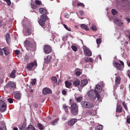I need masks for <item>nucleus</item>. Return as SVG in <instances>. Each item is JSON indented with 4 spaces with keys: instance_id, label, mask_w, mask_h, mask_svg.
Here are the masks:
<instances>
[{
    "instance_id": "obj_1",
    "label": "nucleus",
    "mask_w": 130,
    "mask_h": 130,
    "mask_svg": "<svg viewBox=\"0 0 130 130\" xmlns=\"http://www.w3.org/2000/svg\"><path fill=\"white\" fill-rule=\"evenodd\" d=\"M88 95L89 98L92 100H94L97 98V102L99 103L102 101V100L100 98V95L96 93H95L94 91L93 90L89 91L88 93Z\"/></svg>"
},
{
    "instance_id": "obj_2",
    "label": "nucleus",
    "mask_w": 130,
    "mask_h": 130,
    "mask_svg": "<svg viewBox=\"0 0 130 130\" xmlns=\"http://www.w3.org/2000/svg\"><path fill=\"white\" fill-rule=\"evenodd\" d=\"M16 85L13 82H9L4 87L5 90L6 91H8L10 93L9 91H8L10 89H14L16 88Z\"/></svg>"
},
{
    "instance_id": "obj_3",
    "label": "nucleus",
    "mask_w": 130,
    "mask_h": 130,
    "mask_svg": "<svg viewBox=\"0 0 130 130\" xmlns=\"http://www.w3.org/2000/svg\"><path fill=\"white\" fill-rule=\"evenodd\" d=\"M71 111L72 113L74 115H75L78 114V107L75 104L72 103L71 104Z\"/></svg>"
},
{
    "instance_id": "obj_4",
    "label": "nucleus",
    "mask_w": 130,
    "mask_h": 130,
    "mask_svg": "<svg viewBox=\"0 0 130 130\" xmlns=\"http://www.w3.org/2000/svg\"><path fill=\"white\" fill-rule=\"evenodd\" d=\"M34 41L31 38H28L26 39L24 42V45L26 47H31L33 45V43Z\"/></svg>"
},
{
    "instance_id": "obj_5",
    "label": "nucleus",
    "mask_w": 130,
    "mask_h": 130,
    "mask_svg": "<svg viewBox=\"0 0 130 130\" xmlns=\"http://www.w3.org/2000/svg\"><path fill=\"white\" fill-rule=\"evenodd\" d=\"M81 104L83 107L86 108H91L94 106L92 103L86 101L82 102Z\"/></svg>"
},
{
    "instance_id": "obj_6",
    "label": "nucleus",
    "mask_w": 130,
    "mask_h": 130,
    "mask_svg": "<svg viewBox=\"0 0 130 130\" xmlns=\"http://www.w3.org/2000/svg\"><path fill=\"white\" fill-rule=\"evenodd\" d=\"M104 84L103 82H100L99 83L95 86V93L100 92L102 89V87L104 86Z\"/></svg>"
},
{
    "instance_id": "obj_7",
    "label": "nucleus",
    "mask_w": 130,
    "mask_h": 130,
    "mask_svg": "<svg viewBox=\"0 0 130 130\" xmlns=\"http://www.w3.org/2000/svg\"><path fill=\"white\" fill-rule=\"evenodd\" d=\"M48 17L44 15H42L41 16L40 19L39 21V23L42 26H44L45 25V21L47 20Z\"/></svg>"
},
{
    "instance_id": "obj_8",
    "label": "nucleus",
    "mask_w": 130,
    "mask_h": 130,
    "mask_svg": "<svg viewBox=\"0 0 130 130\" xmlns=\"http://www.w3.org/2000/svg\"><path fill=\"white\" fill-rule=\"evenodd\" d=\"M6 104L4 101L0 100V110L2 112L5 111L6 109Z\"/></svg>"
},
{
    "instance_id": "obj_9",
    "label": "nucleus",
    "mask_w": 130,
    "mask_h": 130,
    "mask_svg": "<svg viewBox=\"0 0 130 130\" xmlns=\"http://www.w3.org/2000/svg\"><path fill=\"white\" fill-rule=\"evenodd\" d=\"M113 19L114 22L117 24L118 26L121 27L123 26V23L121 20H119L116 17H114Z\"/></svg>"
},
{
    "instance_id": "obj_10",
    "label": "nucleus",
    "mask_w": 130,
    "mask_h": 130,
    "mask_svg": "<svg viewBox=\"0 0 130 130\" xmlns=\"http://www.w3.org/2000/svg\"><path fill=\"white\" fill-rule=\"evenodd\" d=\"M83 48L84 53L86 55L90 56L92 55L91 52L88 48L86 46H84Z\"/></svg>"
},
{
    "instance_id": "obj_11",
    "label": "nucleus",
    "mask_w": 130,
    "mask_h": 130,
    "mask_svg": "<svg viewBox=\"0 0 130 130\" xmlns=\"http://www.w3.org/2000/svg\"><path fill=\"white\" fill-rule=\"evenodd\" d=\"M52 51L51 48L49 46L46 45L44 47V52L46 54H49Z\"/></svg>"
},
{
    "instance_id": "obj_12",
    "label": "nucleus",
    "mask_w": 130,
    "mask_h": 130,
    "mask_svg": "<svg viewBox=\"0 0 130 130\" xmlns=\"http://www.w3.org/2000/svg\"><path fill=\"white\" fill-rule=\"evenodd\" d=\"M42 92L44 95H46L47 94L52 93L51 90L50 89L47 88H44L43 89Z\"/></svg>"
},
{
    "instance_id": "obj_13",
    "label": "nucleus",
    "mask_w": 130,
    "mask_h": 130,
    "mask_svg": "<svg viewBox=\"0 0 130 130\" xmlns=\"http://www.w3.org/2000/svg\"><path fill=\"white\" fill-rule=\"evenodd\" d=\"M113 66L114 67L116 68L117 69L119 70H120L122 69L121 66L117 61H114L113 62Z\"/></svg>"
},
{
    "instance_id": "obj_14",
    "label": "nucleus",
    "mask_w": 130,
    "mask_h": 130,
    "mask_svg": "<svg viewBox=\"0 0 130 130\" xmlns=\"http://www.w3.org/2000/svg\"><path fill=\"white\" fill-rule=\"evenodd\" d=\"M37 62L35 61L33 62H31L29 63L27 66V68L29 70H30L34 66L37 65Z\"/></svg>"
},
{
    "instance_id": "obj_15",
    "label": "nucleus",
    "mask_w": 130,
    "mask_h": 130,
    "mask_svg": "<svg viewBox=\"0 0 130 130\" xmlns=\"http://www.w3.org/2000/svg\"><path fill=\"white\" fill-rule=\"evenodd\" d=\"M87 114L88 115H91L94 116L96 114V112L92 110H88L86 112Z\"/></svg>"
},
{
    "instance_id": "obj_16",
    "label": "nucleus",
    "mask_w": 130,
    "mask_h": 130,
    "mask_svg": "<svg viewBox=\"0 0 130 130\" xmlns=\"http://www.w3.org/2000/svg\"><path fill=\"white\" fill-rule=\"evenodd\" d=\"M26 127V125L24 123L21 124L19 126L20 130H25Z\"/></svg>"
},
{
    "instance_id": "obj_17",
    "label": "nucleus",
    "mask_w": 130,
    "mask_h": 130,
    "mask_svg": "<svg viewBox=\"0 0 130 130\" xmlns=\"http://www.w3.org/2000/svg\"><path fill=\"white\" fill-rule=\"evenodd\" d=\"M117 1L118 2H121V3L122 2L125 3V2H126L128 3L129 5H127L126 6H127L128 9H130V2H129L128 0H117Z\"/></svg>"
},
{
    "instance_id": "obj_18",
    "label": "nucleus",
    "mask_w": 130,
    "mask_h": 130,
    "mask_svg": "<svg viewBox=\"0 0 130 130\" xmlns=\"http://www.w3.org/2000/svg\"><path fill=\"white\" fill-rule=\"evenodd\" d=\"M77 120L76 119H74L68 122V124L69 125L72 126L73 125L74 123L77 122Z\"/></svg>"
},
{
    "instance_id": "obj_19",
    "label": "nucleus",
    "mask_w": 130,
    "mask_h": 130,
    "mask_svg": "<svg viewBox=\"0 0 130 130\" xmlns=\"http://www.w3.org/2000/svg\"><path fill=\"white\" fill-rule=\"evenodd\" d=\"M88 83V80L86 79H85L82 80L81 81L80 86L83 87L86 85Z\"/></svg>"
},
{
    "instance_id": "obj_20",
    "label": "nucleus",
    "mask_w": 130,
    "mask_h": 130,
    "mask_svg": "<svg viewBox=\"0 0 130 130\" xmlns=\"http://www.w3.org/2000/svg\"><path fill=\"white\" fill-rule=\"evenodd\" d=\"M37 127L38 128L41 130H43L45 128V127L40 123H38Z\"/></svg>"
},
{
    "instance_id": "obj_21",
    "label": "nucleus",
    "mask_w": 130,
    "mask_h": 130,
    "mask_svg": "<svg viewBox=\"0 0 130 130\" xmlns=\"http://www.w3.org/2000/svg\"><path fill=\"white\" fill-rule=\"evenodd\" d=\"M5 53V54L6 55H8L10 52V51L8 47H5L3 49Z\"/></svg>"
},
{
    "instance_id": "obj_22",
    "label": "nucleus",
    "mask_w": 130,
    "mask_h": 130,
    "mask_svg": "<svg viewBox=\"0 0 130 130\" xmlns=\"http://www.w3.org/2000/svg\"><path fill=\"white\" fill-rule=\"evenodd\" d=\"M80 84V81L78 79H77L74 81L73 84V85H74V86L77 87Z\"/></svg>"
},
{
    "instance_id": "obj_23",
    "label": "nucleus",
    "mask_w": 130,
    "mask_h": 130,
    "mask_svg": "<svg viewBox=\"0 0 130 130\" xmlns=\"http://www.w3.org/2000/svg\"><path fill=\"white\" fill-rule=\"evenodd\" d=\"M121 80V78L120 76H118L116 78L115 82L116 85H118L120 83Z\"/></svg>"
},
{
    "instance_id": "obj_24",
    "label": "nucleus",
    "mask_w": 130,
    "mask_h": 130,
    "mask_svg": "<svg viewBox=\"0 0 130 130\" xmlns=\"http://www.w3.org/2000/svg\"><path fill=\"white\" fill-rule=\"evenodd\" d=\"M40 12L41 13L44 15L46 14V10L43 8H41L39 9Z\"/></svg>"
},
{
    "instance_id": "obj_25",
    "label": "nucleus",
    "mask_w": 130,
    "mask_h": 130,
    "mask_svg": "<svg viewBox=\"0 0 130 130\" xmlns=\"http://www.w3.org/2000/svg\"><path fill=\"white\" fill-rule=\"evenodd\" d=\"M14 97L16 99L19 100L21 98V94L19 93H16L15 94Z\"/></svg>"
},
{
    "instance_id": "obj_26",
    "label": "nucleus",
    "mask_w": 130,
    "mask_h": 130,
    "mask_svg": "<svg viewBox=\"0 0 130 130\" xmlns=\"http://www.w3.org/2000/svg\"><path fill=\"white\" fill-rule=\"evenodd\" d=\"M51 57V56H47L45 58V62L47 63H48L50 61Z\"/></svg>"
},
{
    "instance_id": "obj_27",
    "label": "nucleus",
    "mask_w": 130,
    "mask_h": 130,
    "mask_svg": "<svg viewBox=\"0 0 130 130\" xmlns=\"http://www.w3.org/2000/svg\"><path fill=\"white\" fill-rule=\"evenodd\" d=\"M35 128L34 126L32 125H29L26 130H35Z\"/></svg>"
},
{
    "instance_id": "obj_28",
    "label": "nucleus",
    "mask_w": 130,
    "mask_h": 130,
    "mask_svg": "<svg viewBox=\"0 0 130 130\" xmlns=\"http://www.w3.org/2000/svg\"><path fill=\"white\" fill-rule=\"evenodd\" d=\"M116 111L118 112H120L122 111V108L119 105L117 106L116 108Z\"/></svg>"
},
{
    "instance_id": "obj_29",
    "label": "nucleus",
    "mask_w": 130,
    "mask_h": 130,
    "mask_svg": "<svg viewBox=\"0 0 130 130\" xmlns=\"http://www.w3.org/2000/svg\"><path fill=\"white\" fill-rule=\"evenodd\" d=\"M59 120V118H57L55 119L51 123V124L53 125H55L57 123V121Z\"/></svg>"
},
{
    "instance_id": "obj_30",
    "label": "nucleus",
    "mask_w": 130,
    "mask_h": 130,
    "mask_svg": "<svg viewBox=\"0 0 130 130\" xmlns=\"http://www.w3.org/2000/svg\"><path fill=\"white\" fill-rule=\"evenodd\" d=\"M81 27L82 29L85 30H89L87 26L85 24H82L81 25Z\"/></svg>"
},
{
    "instance_id": "obj_31",
    "label": "nucleus",
    "mask_w": 130,
    "mask_h": 130,
    "mask_svg": "<svg viewBox=\"0 0 130 130\" xmlns=\"http://www.w3.org/2000/svg\"><path fill=\"white\" fill-rule=\"evenodd\" d=\"M66 87L67 88H69L71 85V83L68 81H66L65 83Z\"/></svg>"
},
{
    "instance_id": "obj_32",
    "label": "nucleus",
    "mask_w": 130,
    "mask_h": 130,
    "mask_svg": "<svg viewBox=\"0 0 130 130\" xmlns=\"http://www.w3.org/2000/svg\"><path fill=\"white\" fill-rule=\"evenodd\" d=\"M16 72V71L15 70H13L12 71L10 75V76L11 78H14L15 77Z\"/></svg>"
},
{
    "instance_id": "obj_33",
    "label": "nucleus",
    "mask_w": 130,
    "mask_h": 130,
    "mask_svg": "<svg viewBox=\"0 0 130 130\" xmlns=\"http://www.w3.org/2000/svg\"><path fill=\"white\" fill-rule=\"evenodd\" d=\"M51 79L53 83H57V80L56 77L53 76L52 77Z\"/></svg>"
},
{
    "instance_id": "obj_34",
    "label": "nucleus",
    "mask_w": 130,
    "mask_h": 130,
    "mask_svg": "<svg viewBox=\"0 0 130 130\" xmlns=\"http://www.w3.org/2000/svg\"><path fill=\"white\" fill-rule=\"evenodd\" d=\"M6 39L7 43L9 42L10 40V35L9 34H7L6 35Z\"/></svg>"
},
{
    "instance_id": "obj_35",
    "label": "nucleus",
    "mask_w": 130,
    "mask_h": 130,
    "mask_svg": "<svg viewBox=\"0 0 130 130\" xmlns=\"http://www.w3.org/2000/svg\"><path fill=\"white\" fill-rule=\"evenodd\" d=\"M75 74L77 76L81 74L79 69L77 68L76 69Z\"/></svg>"
},
{
    "instance_id": "obj_36",
    "label": "nucleus",
    "mask_w": 130,
    "mask_h": 130,
    "mask_svg": "<svg viewBox=\"0 0 130 130\" xmlns=\"http://www.w3.org/2000/svg\"><path fill=\"white\" fill-rule=\"evenodd\" d=\"M103 126L102 125H100L96 126V130H102Z\"/></svg>"
},
{
    "instance_id": "obj_37",
    "label": "nucleus",
    "mask_w": 130,
    "mask_h": 130,
    "mask_svg": "<svg viewBox=\"0 0 130 130\" xmlns=\"http://www.w3.org/2000/svg\"><path fill=\"white\" fill-rule=\"evenodd\" d=\"M85 60L86 61L92 62L93 61V60L92 58H86Z\"/></svg>"
},
{
    "instance_id": "obj_38",
    "label": "nucleus",
    "mask_w": 130,
    "mask_h": 130,
    "mask_svg": "<svg viewBox=\"0 0 130 130\" xmlns=\"http://www.w3.org/2000/svg\"><path fill=\"white\" fill-rule=\"evenodd\" d=\"M91 28L93 31L96 30L97 29L96 26L94 25H92V27H91Z\"/></svg>"
},
{
    "instance_id": "obj_39",
    "label": "nucleus",
    "mask_w": 130,
    "mask_h": 130,
    "mask_svg": "<svg viewBox=\"0 0 130 130\" xmlns=\"http://www.w3.org/2000/svg\"><path fill=\"white\" fill-rule=\"evenodd\" d=\"M111 12L112 14L113 15H115L117 14V12L115 9H113L112 10Z\"/></svg>"
},
{
    "instance_id": "obj_40",
    "label": "nucleus",
    "mask_w": 130,
    "mask_h": 130,
    "mask_svg": "<svg viewBox=\"0 0 130 130\" xmlns=\"http://www.w3.org/2000/svg\"><path fill=\"white\" fill-rule=\"evenodd\" d=\"M71 48L72 50L75 52L77 50V47L75 45H72L71 46Z\"/></svg>"
},
{
    "instance_id": "obj_41",
    "label": "nucleus",
    "mask_w": 130,
    "mask_h": 130,
    "mask_svg": "<svg viewBox=\"0 0 130 130\" xmlns=\"http://www.w3.org/2000/svg\"><path fill=\"white\" fill-rule=\"evenodd\" d=\"M31 7L32 8L34 9H36L37 8V6L35 4H33L32 3H31Z\"/></svg>"
},
{
    "instance_id": "obj_42",
    "label": "nucleus",
    "mask_w": 130,
    "mask_h": 130,
    "mask_svg": "<svg viewBox=\"0 0 130 130\" xmlns=\"http://www.w3.org/2000/svg\"><path fill=\"white\" fill-rule=\"evenodd\" d=\"M36 4L37 5H40L42 4V3L41 2L39 1L36 0L35 1Z\"/></svg>"
},
{
    "instance_id": "obj_43",
    "label": "nucleus",
    "mask_w": 130,
    "mask_h": 130,
    "mask_svg": "<svg viewBox=\"0 0 130 130\" xmlns=\"http://www.w3.org/2000/svg\"><path fill=\"white\" fill-rule=\"evenodd\" d=\"M36 79L35 78L32 80L31 82V84L33 85H34L35 84L36 82Z\"/></svg>"
},
{
    "instance_id": "obj_44",
    "label": "nucleus",
    "mask_w": 130,
    "mask_h": 130,
    "mask_svg": "<svg viewBox=\"0 0 130 130\" xmlns=\"http://www.w3.org/2000/svg\"><path fill=\"white\" fill-rule=\"evenodd\" d=\"M64 27L67 30L69 31H71V28L70 27H67V26L65 24H63V25Z\"/></svg>"
},
{
    "instance_id": "obj_45",
    "label": "nucleus",
    "mask_w": 130,
    "mask_h": 130,
    "mask_svg": "<svg viewBox=\"0 0 130 130\" xmlns=\"http://www.w3.org/2000/svg\"><path fill=\"white\" fill-rule=\"evenodd\" d=\"M82 99V97L80 96L78 98H76V100L77 102H79L81 101Z\"/></svg>"
},
{
    "instance_id": "obj_46",
    "label": "nucleus",
    "mask_w": 130,
    "mask_h": 130,
    "mask_svg": "<svg viewBox=\"0 0 130 130\" xmlns=\"http://www.w3.org/2000/svg\"><path fill=\"white\" fill-rule=\"evenodd\" d=\"M101 40L100 38H98L96 39V42L97 44H100L101 42Z\"/></svg>"
},
{
    "instance_id": "obj_47",
    "label": "nucleus",
    "mask_w": 130,
    "mask_h": 130,
    "mask_svg": "<svg viewBox=\"0 0 130 130\" xmlns=\"http://www.w3.org/2000/svg\"><path fill=\"white\" fill-rule=\"evenodd\" d=\"M77 6H81L83 7H84L85 6L84 4L82 3H78L77 4Z\"/></svg>"
},
{
    "instance_id": "obj_48",
    "label": "nucleus",
    "mask_w": 130,
    "mask_h": 130,
    "mask_svg": "<svg viewBox=\"0 0 130 130\" xmlns=\"http://www.w3.org/2000/svg\"><path fill=\"white\" fill-rule=\"evenodd\" d=\"M122 104V105H123L125 109L126 110H127V106H126V103H125L124 102H123Z\"/></svg>"
},
{
    "instance_id": "obj_49",
    "label": "nucleus",
    "mask_w": 130,
    "mask_h": 130,
    "mask_svg": "<svg viewBox=\"0 0 130 130\" xmlns=\"http://www.w3.org/2000/svg\"><path fill=\"white\" fill-rule=\"evenodd\" d=\"M63 108L64 109H66V108H67V109H69L70 107L66 105V104H64L63 105Z\"/></svg>"
},
{
    "instance_id": "obj_50",
    "label": "nucleus",
    "mask_w": 130,
    "mask_h": 130,
    "mask_svg": "<svg viewBox=\"0 0 130 130\" xmlns=\"http://www.w3.org/2000/svg\"><path fill=\"white\" fill-rule=\"evenodd\" d=\"M8 101L10 103H12L13 102V99L11 98H9L8 99Z\"/></svg>"
},
{
    "instance_id": "obj_51",
    "label": "nucleus",
    "mask_w": 130,
    "mask_h": 130,
    "mask_svg": "<svg viewBox=\"0 0 130 130\" xmlns=\"http://www.w3.org/2000/svg\"><path fill=\"white\" fill-rule=\"evenodd\" d=\"M4 1H6L8 5H10L11 4V1L10 0H3Z\"/></svg>"
},
{
    "instance_id": "obj_52",
    "label": "nucleus",
    "mask_w": 130,
    "mask_h": 130,
    "mask_svg": "<svg viewBox=\"0 0 130 130\" xmlns=\"http://www.w3.org/2000/svg\"><path fill=\"white\" fill-rule=\"evenodd\" d=\"M28 59L29 58L27 56H25V57L24 61L27 62L28 61Z\"/></svg>"
},
{
    "instance_id": "obj_53",
    "label": "nucleus",
    "mask_w": 130,
    "mask_h": 130,
    "mask_svg": "<svg viewBox=\"0 0 130 130\" xmlns=\"http://www.w3.org/2000/svg\"><path fill=\"white\" fill-rule=\"evenodd\" d=\"M62 92L63 95H65L66 94L67 92L65 90L63 89L62 90Z\"/></svg>"
},
{
    "instance_id": "obj_54",
    "label": "nucleus",
    "mask_w": 130,
    "mask_h": 130,
    "mask_svg": "<svg viewBox=\"0 0 130 130\" xmlns=\"http://www.w3.org/2000/svg\"><path fill=\"white\" fill-rule=\"evenodd\" d=\"M33 107L35 108H37L38 107V104L36 103H35L33 104Z\"/></svg>"
},
{
    "instance_id": "obj_55",
    "label": "nucleus",
    "mask_w": 130,
    "mask_h": 130,
    "mask_svg": "<svg viewBox=\"0 0 130 130\" xmlns=\"http://www.w3.org/2000/svg\"><path fill=\"white\" fill-rule=\"evenodd\" d=\"M125 19L128 23H129L130 22V19L128 18H126Z\"/></svg>"
},
{
    "instance_id": "obj_56",
    "label": "nucleus",
    "mask_w": 130,
    "mask_h": 130,
    "mask_svg": "<svg viewBox=\"0 0 130 130\" xmlns=\"http://www.w3.org/2000/svg\"><path fill=\"white\" fill-rule=\"evenodd\" d=\"M15 53L17 55H18L20 53V51L19 50H16L15 51Z\"/></svg>"
},
{
    "instance_id": "obj_57",
    "label": "nucleus",
    "mask_w": 130,
    "mask_h": 130,
    "mask_svg": "<svg viewBox=\"0 0 130 130\" xmlns=\"http://www.w3.org/2000/svg\"><path fill=\"white\" fill-rule=\"evenodd\" d=\"M126 121L128 123H130V118H128L127 119Z\"/></svg>"
},
{
    "instance_id": "obj_58",
    "label": "nucleus",
    "mask_w": 130,
    "mask_h": 130,
    "mask_svg": "<svg viewBox=\"0 0 130 130\" xmlns=\"http://www.w3.org/2000/svg\"><path fill=\"white\" fill-rule=\"evenodd\" d=\"M65 17L66 18H69V15L67 13H66L65 14Z\"/></svg>"
},
{
    "instance_id": "obj_59",
    "label": "nucleus",
    "mask_w": 130,
    "mask_h": 130,
    "mask_svg": "<svg viewBox=\"0 0 130 130\" xmlns=\"http://www.w3.org/2000/svg\"><path fill=\"white\" fill-rule=\"evenodd\" d=\"M79 14H80L81 15H83L84 14V13H83V11H79Z\"/></svg>"
},
{
    "instance_id": "obj_60",
    "label": "nucleus",
    "mask_w": 130,
    "mask_h": 130,
    "mask_svg": "<svg viewBox=\"0 0 130 130\" xmlns=\"http://www.w3.org/2000/svg\"><path fill=\"white\" fill-rule=\"evenodd\" d=\"M0 54L1 55L3 54V52L1 48H0Z\"/></svg>"
},
{
    "instance_id": "obj_61",
    "label": "nucleus",
    "mask_w": 130,
    "mask_h": 130,
    "mask_svg": "<svg viewBox=\"0 0 130 130\" xmlns=\"http://www.w3.org/2000/svg\"><path fill=\"white\" fill-rule=\"evenodd\" d=\"M120 63H121V64L122 65H124V63L123 61H121V60H120Z\"/></svg>"
},
{
    "instance_id": "obj_62",
    "label": "nucleus",
    "mask_w": 130,
    "mask_h": 130,
    "mask_svg": "<svg viewBox=\"0 0 130 130\" xmlns=\"http://www.w3.org/2000/svg\"><path fill=\"white\" fill-rule=\"evenodd\" d=\"M69 109H67V108H66V109H65L64 110L66 112H68V110Z\"/></svg>"
},
{
    "instance_id": "obj_63",
    "label": "nucleus",
    "mask_w": 130,
    "mask_h": 130,
    "mask_svg": "<svg viewBox=\"0 0 130 130\" xmlns=\"http://www.w3.org/2000/svg\"><path fill=\"white\" fill-rule=\"evenodd\" d=\"M127 64L128 67H130V62H127Z\"/></svg>"
},
{
    "instance_id": "obj_64",
    "label": "nucleus",
    "mask_w": 130,
    "mask_h": 130,
    "mask_svg": "<svg viewBox=\"0 0 130 130\" xmlns=\"http://www.w3.org/2000/svg\"><path fill=\"white\" fill-rule=\"evenodd\" d=\"M13 130H18V129L17 127H15L14 128Z\"/></svg>"
}]
</instances>
